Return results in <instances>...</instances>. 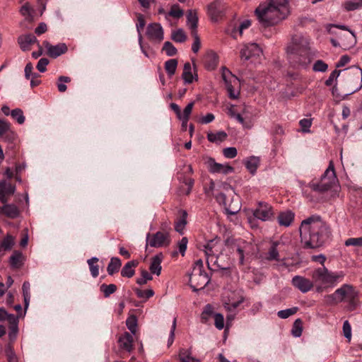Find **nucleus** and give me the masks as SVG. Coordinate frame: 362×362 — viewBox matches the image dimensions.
I'll return each instance as SVG.
<instances>
[{"mask_svg": "<svg viewBox=\"0 0 362 362\" xmlns=\"http://www.w3.org/2000/svg\"><path fill=\"white\" fill-rule=\"evenodd\" d=\"M163 259V255L162 253L158 254L151 257L149 267L151 274H156L157 276L160 274L162 269L161 263Z\"/></svg>", "mask_w": 362, "mask_h": 362, "instance_id": "obj_24", "label": "nucleus"}, {"mask_svg": "<svg viewBox=\"0 0 362 362\" xmlns=\"http://www.w3.org/2000/svg\"><path fill=\"white\" fill-rule=\"evenodd\" d=\"M147 37L153 42H160L163 38V30L159 23H151L146 28Z\"/></svg>", "mask_w": 362, "mask_h": 362, "instance_id": "obj_14", "label": "nucleus"}, {"mask_svg": "<svg viewBox=\"0 0 362 362\" xmlns=\"http://www.w3.org/2000/svg\"><path fill=\"white\" fill-rule=\"evenodd\" d=\"M218 62V55L214 52L213 51H208L204 54L203 58V63L205 68L207 70L212 71L214 70Z\"/></svg>", "mask_w": 362, "mask_h": 362, "instance_id": "obj_20", "label": "nucleus"}, {"mask_svg": "<svg viewBox=\"0 0 362 362\" xmlns=\"http://www.w3.org/2000/svg\"><path fill=\"white\" fill-rule=\"evenodd\" d=\"M226 6L219 0H215L207 6V13L212 21L216 22L224 16Z\"/></svg>", "mask_w": 362, "mask_h": 362, "instance_id": "obj_12", "label": "nucleus"}, {"mask_svg": "<svg viewBox=\"0 0 362 362\" xmlns=\"http://www.w3.org/2000/svg\"><path fill=\"white\" fill-rule=\"evenodd\" d=\"M289 59L295 64L306 67L312 61L313 57L309 48V42L302 36H295L287 48Z\"/></svg>", "mask_w": 362, "mask_h": 362, "instance_id": "obj_5", "label": "nucleus"}, {"mask_svg": "<svg viewBox=\"0 0 362 362\" xmlns=\"http://www.w3.org/2000/svg\"><path fill=\"white\" fill-rule=\"evenodd\" d=\"M253 215L261 221H270L274 217V211L269 204L259 202L257 208L254 211Z\"/></svg>", "mask_w": 362, "mask_h": 362, "instance_id": "obj_13", "label": "nucleus"}, {"mask_svg": "<svg viewBox=\"0 0 362 362\" xmlns=\"http://www.w3.org/2000/svg\"><path fill=\"white\" fill-rule=\"evenodd\" d=\"M210 281L208 274L205 272L192 271L189 282L194 291L204 288Z\"/></svg>", "mask_w": 362, "mask_h": 362, "instance_id": "obj_10", "label": "nucleus"}, {"mask_svg": "<svg viewBox=\"0 0 362 362\" xmlns=\"http://www.w3.org/2000/svg\"><path fill=\"white\" fill-rule=\"evenodd\" d=\"M342 302L347 303L346 309L348 311L354 310L358 305V293L353 286L343 284L333 293L325 295L323 298V303L327 306L336 305Z\"/></svg>", "mask_w": 362, "mask_h": 362, "instance_id": "obj_3", "label": "nucleus"}, {"mask_svg": "<svg viewBox=\"0 0 362 362\" xmlns=\"http://www.w3.org/2000/svg\"><path fill=\"white\" fill-rule=\"evenodd\" d=\"M328 66L322 60H317L313 65V70L315 71L325 72L327 71Z\"/></svg>", "mask_w": 362, "mask_h": 362, "instance_id": "obj_60", "label": "nucleus"}, {"mask_svg": "<svg viewBox=\"0 0 362 362\" xmlns=\"http://www.w3.org/2000/svg\"><path fill=\"white\" fill-rule=\"evenodd\" d=\"M121 266L122 262L118 257H112L107 268L108 274L112 275L115 272H117Z\"/></svg>", "mask_w": 362, "mask_h": 362, "instance_id": "obj_35", "label": "nucleus"}, {"mask_svg": "<svg viewBox=\"0 0 362 362\" xmlns=\"http://www.w3.org/2000/svg\"><path fill=\"white\" fill-rule=\"evenodd\" d=\"M184 14L183 10L180 8L177 4H174L172 6L170 11L168 13L170 16H172L175 18H179L182 17Z\"/></svg>", "mask_w": 362, "mask_h": 362, "instance_id": "obj_53", "label": "nucleus"}, {"mask_svg": "<svg viewBox=\"0 0 362 362\" xmlns=\"http://www.w3.org/2000/svg\"><path fill=\"white\" fill-rule=\"evenodd\" d=\"M262 53V49L256 43H251L244 45L240 50V58L242 60H248L254 57H259Z\"/></svg>", "mask_w": 362, "mask_h": 362, "instance_id": "obj_15", "label": "nucleus"}, {"mask_svg": "<svg viewBox=\"0 0 362 362\" xmlns=\"http://www.w3.org/2000/svg\"><path fill=\"white\" fill-rule=\"evenodd\" d=\"M179 215L180 217L175 221V229L179 233L182 234L187 223V213L185 210H180Z\"/></svg>", "mask_w": 362, "mask_h": 362, "instance_id": "obj_28", "label": "nucleus"}, {"mask_svg": "<svg viewBox=\"0 0 362 362\" xmlns=\"http://www.w3.org/2000/svg\"><path fill=\"white\" fill-rule=\"evenodd\" d=\"M293 285L302 293H307L315 286L314 281L301 276H295L292 279Z\"/></svg>", "mask_w": 362, "mask_h": 362, "instance_id": "obj_18", "label": "nucleus"}, {"mask_svg": "<svg viewBox=\"0 0 362 362\" xmlns=\"http://www.w3.org/2000/svg\"><path fill=\"white\" fill-rule=\"evenodd\" d=\"M214 321L216 327L221 330L224 327V318L223 315L220 313H216L214 315Z\"/></svg>", "mask_w": 362, "mask_h": 362, "instance_id": "obj_61", "label": "nucleus"}, {"mask_svg": "<svg viewBox=\"0 0 362 362\" xmlns=\"http://www.w3.org/2000/svg\"><path fill=\"white\" fill-rule=\"evenodd\" d=\"M191 35L194 37V42L192 45V50L193 52L197 53L201 47V41L197 33L194 32V33Z\"/></svg>", "mask_w": 362, "mask_h": 362, "instance_id": "obj_57", "label": "nucleus"}, {"mask_svg": "<svg viewBox=\"0 0 362 362\" xmlns=\"http://www.w3.org/2000/svg\"><path fill=\"white\" fill-rule=\"evenodd\" d=\"M187 25L191 30V34L197 33L198 16L196 11L189 10L187 15Z\"/></svg>", "mask_w": 362, "mask_h": 362, "instance_id": "obj_27", "label": "nucleus"}, {"mask_svg": "<svg viewBox=\"0 0 362 362\" xmlns=\"http://www.w3.org/2000/svg\"><path fill=\"white\" fill-rule=\"evenodd\" d=\"M71 78L68 76H61L58 78L57 88L59 92L64 93L66 90L67 87L64 83H69Z\"/></svg>", "mask_w": 362, "mask_h": 362, "instance_id": "obj_50", "label": "nucleus"}, {"mask_svg": "<svg viewBox=\"0 0 362 362\" xmlns=\"http://www.w3.org/2000/svg\"><path fill=\"white\" fill-rule=\"evenodd\" d=\"M228 136V134L223 131H219L217 132H209L207 134V139L210 142L220 144L225 141Z\"/></svg>", "mask_w": 362, "mask_h": 362, "instance_id": "obj_32", "label": "nucleus"}, {"mask_svg": "<svg viewBox=\"0 0 362 362\" xmlns=\"http://www.w3.org/2000/svg\"><path fill=\"white\" fill-rule=\"evenodd\" d=\"M213 313V308L211 305L207 304L202 313V319L204 322H206L209 317Z\"/></svg>", "mask_w": 362, "mask_h": 362, "instance_id": "obj_63", "label": "nucleus"}, {"mask_svg": "<svg viewBox=\"0 0 362 362\" xmlns=\"http://www.w3.org/2000/svg\"><path fill=\"white\" fill-rule=\"evenodd\" d=\"M126 325L132 334H134L136 332L137 327L136 317L134 315L129 317L126 321Z\"/></svg>", "mask_w": 362, "mask_h": 362, "instance_id": "obj_48", "label": "nucleus"}, {"mask_svg": "<svg viewBox=\"0 0 362 362\" xmlns=\"http://www.w3.org/2000/svg\"><path fill=\"white\" fill-rule=\"evenodd\" d=\"M11 115L12 117L16 119L19 124H23L25 122V117L23 115V111L16 108L11 111Z\"/></svg>", "mask_w": 362, "mask_h": 362, "instance_id": "obj_54", "label": "nucleus"}, {"mask_svg": "<svg viewBox=\"0 0 362 362\" xmlns=\"http://www.w3.org/2000/svg\"><path fill=\"white\" fill-rule=\"evenodd\" d=\"M303 332V322L300 319H296L293 323L291 333L295 337L301 336Z\"/></svg>", "mask_w": 362, "mask_h": 362, "instance_id": "obj_42", "label": "nucleus"}, {"mask_svg": "<svg viewBox=\"0 0 362 362\" xmlns=\"http://www.w3.org/2000/svg\"><path fill=\"white\" fill-rule=\"evenodd\" d=\"M222 78L225 84L230 83H238V78L234 76L231 71L226 67L222 68Z\"/></svg>", "mask_w": 362, "mask_h": 362, "instance_id": "obj_38", "label": "nucleus"}, {"mask_svg": "<svg viewBox=\"0 0 362 362\" xmlns=\"http://www.w3.org/2000/svg\"><path fill=\"white\" fill-rule=\"evenodd\" d=\"M139 262L136 260L129 261L124 264L121 271L123 277L131 278L135 274L134 269L138 266Z\"/></svg>", "mask_w": 362, "mask_h": 362, "instance_id": "obj_30", "label": "nucleus"}, {"mask_svg": "<svg viewBox=\"0 0 362 362\" xmlns=\"http://www.w3.org/2000/svg\"><path fill=\"white\" fill-rule=\"evenodd\" d=\"M288 0H269L267 5H259L255 9L259 21L265 27L276 25L289 14Z\"/></svg>", "mask_w": 362, "mask_h": 362, "instance_id": "obj_2", "label": "nucleus"}, {"mask_svg": "<svg viewBox=\"0 0 362 362\" xmlns=\"http://www.w3.org/2000/svg\"><path fill=\"white\" fill-rule=\"evenodd\" d=\"M24 262V257L21 252L14 251L13 255L10 257V264L12 267L20 268Z\"/></svg>", "mask_w": 362, "mask_h": 362, "instance_id": "obj_33", "label": "nucleus"}, {"mask_svg": "<svg viewBox=\"0 0 362 362\" xmlns=\"http://www.w3.org/2000/svg\"><path fill=\"white\" fill-rule=\"evenodd\" d=\"M98 262V259L97 257H92L91 259L88 260V264L90 268V271L93 277L95 278L99 275V269L98 266L95 264Z\"/></svg>", "mask_w": 362, "mask_h": 362, "instance_id": "obj_43", "label": "nucleus"}, {"mask_svg": "<svg viewBox=\"0 0 362 362\" xmlns=\"http://www.w3.org/2000/svg\"><path fill=\"white\" fill-rule=\"evenodd\" d=\"M344 276L343 272H333L325 266L314 269L312 272V279L318 293L325 289L334 287Z\"/></svg>", "mask_w": 362, "mask_h": 362, "instance_id": "obj_6", "label": "nucleus"}, {"mask_svg": "<svg viewBox=\"0 0 362 362\" xmlns=\"http://www.w3.org/2000/svg\"><path fill=\"white\" fill-rule=\"evenodd\" d=\"M182 78L186 83H191L193 81L192 67L189 62L185 63L184 65Z\"/></svg>", "mask_w": 362, "mask_h": 362, "instance_id": "obj_39", "label": "nucleus"}, {"mask_svg": "<svg viewBox=\"0 0 362 362\" xmlns=\"http://www.w3.org/2000/svg\"><path fill=\"white\" fill-rule=\"evenodd\" d=\"M19 210L14 204H4L0 207V214L5 215L10 218H15L19 216Z\"/></svg>", "mask_w": 362, "mask_h": 362, "instance_id": "obj_25", "label": "nucleus"}, {"mask_svg": "<svg viewBox=\"0 0 362 362\" xmlns=\"http://www.w3.org/2000/svg\"><path fill=\"white\" fill-rule=\"evenodd\" d=\"M33 9L28 4L23 5L21 8V13L29 21H33Z\"/></svg>", "mask_w": 362, "mask_h": 362, "instance_id": "obj_52", "label": "nucleus"}, {"mask_svg": "<svg viewBox=\"0 0 362 362\" xmlns=\"http://www.w3.org/2000/svg\"><path fill=\"white\" fill-rule=\"evenodd\" d=\"M49 61L47 58H41L37 64V69L40 72H45L47 70L46 66L48 65Z\"/></svg>", "mask_w": 362, "mask_h": 362, "instance_id": "obj_64", "label": "nucleus"}, {"mask_svg": "<svg viewBox=\"0 0 362 362\" xmlns=\"http://www.w3.org/2000/svg\"><path fill=\"white\" fill-rule=\"evenodd\" d=\"M171 38L176 42H184L187 40L185 31L180 28L172 32Z\"/></svg>", "mask_w": 362, "mask_h": 362, "instance_id": "obj_41", "label": "nucleus"}, {"mask_svg": "<svg viewBox=\"0 0 362 362\" xmlns=\"http://www.w3.org/2000/svg\"><path fill=\"white\" fill-rule=\"evenodd\" d=\"M1 138L4 141L13 143L16 138V134L10 129L5 133V134H3Z\"/></svg>", "mask_w": 362, "mask_h": 362, "instance_id": "obj_58", "label": "nucleus"}, {"mask_svg": "<svg viewBox=\"0 0 362 362\" xmlns=\"http://www.w3.org/2000/svg\"><path fill=\"white\" fill-rule=\"evenodd\" d=\"M284 244L281 241H272L265 254V259L268 261H279L280 253Z\"/></svg>", "mask_w": 362, "mask_h": 362, "instance_id": "obj_17", "label": "nucleus"}, {"mask_svg": "<svg viewBox=\"0 0 362 362\" xmlns=\"http://www.w3.org/2000/svg\"><path fill=\"white\" fill-rule=\"evenodd\" d=\"M352 74L356 76L357 80H359L358 86L356 88V90H358L362 88V69L358 67H354L351 69Z\"/></svg>", "mask_w": 362, "mask_h": 362, "instance_id": "obj_55", "label": "nucleus"}, {"mask_svg": "<svg viewBox=\"0 0 362 362\" xmlns=\"http://www.w3.org/2000/svg\"><path fill=\"white\" fill-rule=\"evenodd\" d=\"M47 49V54L52 58H57L68 51V47L65 43H59L56 45H51L45 40L42 43Z\"/></svg>", "mask_w": 362, "mask_h": 362, "instance_id": "obj_16", "label": "nucleus"}, {"mask_svg": "<svg viewBox=\"0 0 362 362\" xmlns=\"http://www.w3.org/2000/svg\"><path fill=\"white\" fill-rule=\"evenodd\" d=\"M133 336L129 332H125L119 338V343L121 348L127 351H131L133 346Z\"/></svg>", "mask_w": 362, "mask_h": 362, "instance_id": "obj_29", "label": "nucleus"}, {"mask_svg": "<svg viewBox=\"0 0 362 362\" xmlns=\"http://www.w3.org/2000/svg\"><path fill=\"white\" fill-rule=\"evenodd\" d=\"M209 171L212 173L228 174L233 171V168L227 164L216 163L214 160H209Z\"/></svg>", "mask_w": 362, "mask_h": 362, "instance_id": "obj_21", "label": "nucleus"}, {"mask_svg": "<svg viewBox=\"0 0 362 362\" xmlns=\"http://www.w3.org/2000/svg\"><path fill=\"white\" fill-rule=\"evenodd\" d=\"M294 219V214L289 210L282 211L277 217L278 223L280 226L288 227Z\"/></svg>", "mask_w": 362, "mask_h": 362, "instance_id": "obj_26", "label": "nucleus"}, {"mask_svg": "<svg viewBox=\"0 0 362 362\" xmlns=\"http://www.w3.org/2000/svg\"><path fill=\"white\" fill-rule=\"evenodd\" d=\"M14 243V238L11 235L7 234L0 245L3 250L7 251L11 250Z\"/></svg>", "mask_w": 362, "mask_h": 362, "instance_id": "obj_40", "label": "nucleus"}, {"mask_svg": "<svg viewBox=\"0 0 362 362\" xmlns=\"http://www.w3.org/2000/svg\"><path fill=\"white\" fill-rule=\"evenodd\" d=\"M100 291L103 293L105 298L109 297L111 294L117 291V286L115 284H102L100 286Z\"/></svg>", "mask_w": 362, "mask_h": 362, "instance_id": "obj_45", "label": "nucleus"}, {"mask_svg": "<svg viewBox=\"0 0 362 362\" xmlns=\"http://www.w3.org/2000/svg\"><path fill=\"white\" fill-rule=\"evenodd\" d=\"M243 296L238 291H230L223 296V305L224 308L230 313L236 311L238 306L244 302Z\"/></svg>", "mask_w": 362, "mask_h": 362, "instance_id": "obj_9", "label": "nucleus"}, {"mask_svg": "<svg viewBox=\"0 0 362 362\" xmlns=\"http://www.w3.org/2000/svg\"><path fill=\"white\" fill-rule=\"evenodd\" d=\"M179 359L181 362H201L199 359L192 357L189 350L184 349L180 351Z\"/></svg>", "mask_w": 362, "mask_h": 362, "instance_id": "obj_36", "label": "nucleus"}, {"mask_svg": "<svg viewBox=\"0 0 362 362\" xmlns=\"http://www.w3.org/2000/svg\"><path fill=\"white\" fill-rule=\"evenodd\" d=\"M162 49L169 57L174 56L177 53V49L175 47V46L170 42H168V41H167L164 43Z\"/></svg>", "mask_w": 362, "mask_h": 362, "instance_id": "obj_51", "label": "nucleus"}, {"mask_svg": "<svg viewBox=\"0 0 362 362\" xmlns=\"http://www.w3.org/2000/svg\"><path fill=\"white\" fill-rule=\"evenodd\" d=\"M188 244V239L186 237H183L178 243H177V248L179 252L182 255V256H185L187 247Z\"/></svg>", "mask_w": 362, "mask_h": 362, "instance_id": "obj_56", "label": "nucleus"}, {"mask_svg": "<svg viewBox=\"0 0 362 362\" xmlns=\"http://www.w3.org/2000/svg\"><path fill=\"white\" fill-rule=\"evenodd\" d=\"M251 25V21L248 19L244 20L242 21L238 27H235L230 31V35L237 39L238 36H241L243 35V32L244 30L247 29Z\"/></svg>", "mask_w": 362, "mask_h": 362, "instance_id": "obj_31", "label": "nucleus"}, {"mask_svg": "<svg viewBox=\"0 0 362 362\" xmlns=\"http://www.w3.org/2000/svg\"><path fill=\"white\" fill-rule=\"evenodd\" d=\"M203 247L209 269L225 270L230 267L227 257L222 253L223 244L220 239L210 240Z\"/></svg>", "mask_w": 362, "mask_h": 362, "instance_id": "obj_4", "label": "nucleus"}, {"mask_svg": "<svg viewBox=\"0 0 362 362\" xmlns=\"http://www.w3.org/2000/svg\"><path fill=\"white\" fill-rule=\"evenodd\" d=\"M259 158L257 156H251L245 161V167L250 173L255 174L259 165Z\"/></svg>", "mask_w": 362, "mask_h": 362, "instance_id": "obj_34", "label": "nucleus"}, {"mask_svg": "<svg viewBox=\"0 0 362 362\" xmlns=\"http://www.w3.org/2000/svg\"><path fill=\"white\" fill-rule=\"evenodd\" d=\"M344 244L346 246H362V237L349 238Z\"/></svg>", "mask_w": 362, "mask_h": 362, "instance_id": "obj_62", "label": "nucleus"}, {"mask_svg": "<svg viewBox=\"0 0 362 362\" xmlns=\"http://www.w3.org/2000/svg\"><path fill=\"white\" fill-rule=\"evenodd\" d=\"M18 42L23 51H28L30 49L32 45L39 43L36 37L32 34L21 35Z\"/></svg>", "mask_w": 362, "mask_h": 362, "instance_id": "obj_22", "label": "nucleus"}, {"mask_svg": "<svg viewBox=\"0 0 362 362\" xmlns=\"http://www.w3.org/2000/svg\"><path fill=\"white\" fill-rule=\"evenodd\" d=\"M177 66V60L175 59H171L165 62V69L170 77L175 74Z\"/></svg>", "mask_w": 362, "mask_h": 362, "instance_id": "obj_37", "label": "nucleus"}, {"mask_svg": "<svg viewBox=\"0 0 362 362\" xmlns=\"http://www.w3.org/2000/svg\"><path fill=\"white\" fill-rule=\"evenodd\" d=\"M298 311V308L293 307L291 308L286 309L280 310L277 313V315L281 319H286L289 317L290 316L294 315Z\"/></svg>", "mask_w": 362, "mask_h": 362, "instance_id": "obj_49", "label": "nucleus"}, {"mask_svg": "<svg viewBox=\"0 0 362 362\" xmlns=\"http://www.w3.org/2000/svg\"><path fill=\"white\" fill-rule=\"evenodd\" d=\"M215 198L219 204H223L225 206L227 213L229 214L235 215L240 209V206L238 202L236 204H235L234 206H232L231 204H228L226 202V196L223 192H220L216 194Z\"/></svg>", "mask_w": 362, "mask_h": 362, "instance_id": "obj_19", "label": "nucleus"}, {"mask_svg": "<svg viewBox=\"0 0 362 362\" xmlns=\"http://www.w3.org/2000/svg\"><path fill=\"white\" fill-rule=\"evenodd\" d=\"M134 292L139 298L144 299H148L154 295V292L152 289L141 290L136 288H134Z\"/></svg>", "mask_w": 362, "mask_h": 362, "instance_id": "obj_47", "label": "nucleus"}, {"mask_svg": "<svg viewBox=\"0 0 362 362\" xmlns=\"http://www.w3.org/2000/svg\"><path fill=\"white\" fill-rule=\"evenodd\" d=\"M338 182L332 161L329 162L328 168L322 175L319 182H312L310 187L316 192H325L330 189Z\"/></svg>", "mask_w": 362, "mask_h": 362, "instance_id": "obj_7", "label": "nucleus"}, {"mask_svg": "<svg viewBox=\"0 0 362 362\" xmlns=\"http://www.w3.org/2000/svg\"><path fill=\"white\" fill-rule=\"evenodd\" d=\"M300 235L305 247L315 249L329 238L331 230L320 216L313 215L301 222Z\"/></svg>", "mask_w": 362, "mask_h": 362, "instance_id": "obj_1", "label": "nucleus"}, {"mask_svg": "<svg viewBox=\"0 0 362 362\" xmlns=\"http://www.w3.org/2000/svg\"><path fill=\"white\" fill-rule=\"evenodd\" d=\"M238 151L235 147H228L223 150V156L227 158H233L237 156Z\"/></svg>", "mask_w": 362, "mask_h": 362, "instance_id": "obj_59", "label": "nucleus"}, {"mask_svg": "<svg viewBox=\"0 0 362 362\" xmlns=\"http://www.w3.org/2000/svg\"><path fill=\"white\" fill-rule=\"evenodd\" d=\"M0 190L7 194L8 195L14 194L16 187L10 183L6 182L5 180L0 181Z\"/></svg>", "mask_w": 362, "mask_h": 362, "instance_id": "obj_46", "label": "nucleus"}, {"mask_svg": "<svg viewBox=\"0 0 362 362\" xmlns=\"http://www.w3.org/2000/svg\"><path fill=\"white\" fill-rule=\"evenodd\" d=\"M344 8L346 11H354L362 6V0H349L344 3Z\"/></svg>", "mask_w": 362, "mask_h": 362, "instance_id": "obj_44", "label": "nucleus"}, {"mask_svg": "<svg viewBox=\"0 0 362 362\" xmlns=\"http://www.w3.org/2000/svg\"><path fill=\"white\" fill-rule=\"evenodd\" d=\"M178 179L183 185H185V186L182 185L180 187L178 191L179 195L189 194L194 185V180L189 177L183 176L182 175H180L178 177Z\"/></svg>", "mask_w": 362, "mask_h": 362, "instance_id": "obj_23", "label": "nucleus"}, {"mask_svg": "<svg viewBox=\"0 0 362 362\" xmlns=\"http://www.w3.org/2000/svg\"><path fill=\"white\" fill-rule=\"evenodd\" d=\"M231 249L234 254L238 256V262L240 265L245 263V257L253 252V245L251 243L243 239H237L231 243Z\"/></svg>", "mask_w": 362, "mask_h": 362, "instance_id": "obj_8", "label": "nucleus"}, {"mask_svg": "<svg viewBox=\"0 0 362 362\" xmlns=\"http://www.w3.org/2000/svg\"><path fill=\"white\" fill-rule=\"evenodd\" d=\"M170 243L168 234L164 232L158 231L152 235L148 234L146 237V245L153 247L167 246Z\"/></svg>", "mask_w": 362, "mask_h": 362, "instance_id": "obj_11", "label": "nucleus"}]
</instances>
